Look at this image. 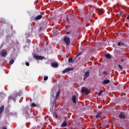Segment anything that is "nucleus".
<instances>
[{"mask_svg": "<svg viewBox=\"0 0 129 129\" xmlns=\"http://www.w3.org/2000/svg\"><path fill=\"white\" fill-rule=\"evenodd\" d=\"M96 11H97V13H98V15H99V16H100V15H102V14H103V11H102V10H101V9H97Z\"/></svg>", "mask_w": 129, "mask_h": 129, "instance_id": "nucleus-8", "label": "nucleus"}, {"mask_svg": "<svg viewBox=\"0 0 129 129\" xmlns=\"http://www.w3.org/2000/svg\"><path fill=\"white\" fill-rule=\"evenodd\" d=\"M87 78H86V77L84 76V81H85V79H86Z\"/></svg>", "mask_w": 129, "mask_h": 129, "instance_id": "nucleus-33", "label": "nucleus"}, {"mask_svg": "<svg viewBox=\"0 0 129 129\" xmlns=\"http://www.w3.org/2000/svg\"><path fill=\"white\" fill-rule=\"evenodd\" d=\"M102 92H103L102 90L100 91L99 92L98 95L99 96H100V95H101V94L102 93Z\"/></svg>", "mask_w": 129, "mask_h": 129, "instance_id": "nucleus-25", "label": "nucleus"}, {"mask_svg": "<svg viewBox=\"0 0 129 129\" xmlns=\"http://www.w3.org/2000/svg\"><path fill=\"white\" fill-rule=\"evenodd\" d=\"M42 18H43V16L41 15H39L38 16H37L36 17H35L34 20H41V19H42Z\"/></svg>", "mask_w": 129, "mask_h": 129, "instance_id": "nucleus-13", "label": "nucleus"}, {"mask_svg": "<svg viewBox=\"0 0 129 129\" xmlns=\"http://www.w3.org/2000/svg\"><path fill=\"white\" fill-rule=\"evenodd\" d=\"M14 62H15V60H14V59H11L9 63L10 65H12V64H14Z\"/></svg>", "mask_w": 129, "mask_h": 129, "instance_id": "nucleus-20", "label": "nucleus"}, {"mask_svg": "<svg viewBox=\"0 0 129 129\" xmlns=\"http://www.w3.org/2000/svg\"><path fill=\"white\" fill-rule=\"evenodd\" d=\"M73 18H74V16H73V15L71 14L68 15L66 18L67 23L68 24H70V21H73Z\"/></svg>", "mask_w": 129, "mask_h": 129, "instance_id": "nucleus-1", "label": "nucleus"}, {"mask_svg": "<svg viewBox=\"0 0 129 129\" xmlns=\"http://www.w3.org/2000/svg\"><path fill=\"white\" fill-rule=\"evenodd\" d=\"M61 126L62 127L67 126V123L66 122V121H63V123L61 124Z\"/></svg>", "mask_w": 129, "mask_h": 129, "instance_id": "nucleus-16", "label": "nucleus"}, {"mask_svg": "<svg viewBox=\"0 0 129 129\" xmlns=\"http://www.w3.org/2000/svg\"><path fill=\"white\" fill-rule=\"evenodd\" d=\"M72 101L74 103H76V96H73Z\"/></svg>", "mask_w": 129, "mask_h": 129, "instance_id": "nucleus-14", "label": "nucleus"}, {"mask_svg": "<svg viewBox=\"0 0 129 129\" xmlns=\"http://www.w3.org/2000/svg\"><path fill=\"white\" fill-rule=\"evenodd\" d=\"M69 129H74V128L72 127H70Z\"/></svg>", "mask_w": 129, "mask_h": 129, "instance_id": "nucleus-36", "label": "nucleus"}, {"mask_svg": "<svg viewBox=\"0 0 129 129\" xmlns=\"http://www.w3.org/2000/svg\"><path fill=\"white\" fill-rule=\"evenodd\" d=\"M103 74H105V75H107V74H108V73H107V72H103Z\"/></svg>", "mask_w": 129, "mask_h": 129, "instance_id": "nucleus-28", "label": "nucleus"}, {"mask_svg": "<svg viewBox=\"0 0 129 129\" xmlns=\"http://www.w3.org/2000/svg\"><path fill=\"white\" fill-rule=\"evenodd\" d=\"M117 45L118 46H123V45H124V44H123V43H122V42H118L117 43Z\"/></svg>", "mask_w": 129, "mask_h": 129, "instance_id": "nucleus-19", "label": "nucleus"}, {"mask_svg": "<svg viewBox=\"0 0 129 129\" xmlns=\"http://www.w3.org/2000/svg\"><path fill=\"white\" fill-rule=\"evenodd\" d=\"M4 110H5V106H2L0 108V114H2L4 112Z\"/></svg>", "mask_w": 129, "mask_h": 129, "instance_id": "nucleus-12", "label": "nucleus"}, {"mask_svg": "<svg viewBox=\"0 0 129 129\" xmlns=\"http://www.w3.org/2000/svg\"><path fill=\"white\" fill-rule=\"evenodd\" d=\"M43 80L44 81H46L48 80V76H44Z\"/></svg>", "mask_w": 129, "mask_h": 129, "instance_id": "nucleus-23", "label": "nucleus"}, {"mask_svg": "<svg viewBox=\"0 0 129 129\" xmlns=\"http://www.w3.org/2000/svg\"><path fill=\"white\" fill-rule=\"evenodd\" d=\"M101 115H102V114L100 112L98 113L96 115V118H97V119H99V118L101 117Z\"/></svg>", "mask_w": 129, "mask_h": 129, "instance_id": "nucleus-10", "label": "nucleus"}, {"mask_svg": "<svg viewBox=\"0 0 129 129\" xmlns=\"http://www.w3.org/2000/svg\"><path fill=\"white\" fill-rule=\"evenodd\" d=\"M51 66L52 67H53V68H57V67L58 66V64L57 62H52L51 63Z\"/></svg>", "mask_w": 129, "mask_h": 129, "instance_id": "nucleus-9", "label": "nucleus"}, {"mask_svg": "<svg viewBox=\"0 0 129 129\" xmlns=\"http://www.w3.org/2000/svg\"><path fill=\"white\" fill-rule=\"evenodd\" d=\"M105 57H107V59H111V56L109 54H107L105 55Z\"/></svg>", "mask_w": 129, "mask_h": 129, "instance_id": "nucleus-17", "label": "nucleus"}, {"mask_svg": "<svg viewBox=\"0 0 129 129\" xmlns=\"http://www.w3.org/2000/svg\"><path fill=\"white\" fill-rule=\"evenodd\" d=\"M109 82H110V80L108 79H106L102 82V85H104L105 84H108Z\"/></svg>", "mask_w": 129, "mask_h": 129, "instance_id": "nucleus-7", "label": "nucleus"}, {"mask_svg": "<svg viewBox=\"0 0 129 129\" xmlns=\"http://www.w3.org/2000/svg\"><path fill=\"white\" fill-rule=\"evenodd\" d=\"M118 67H119V68H120L121 69V70L122 69V67H121V66L120 64H118Z\"/></svg>", "mask_w": 129, "mask_h": 129, "instance_id": "nucleus-29", "label": "nucleus"}, {"mask_svg": "<svg viewBox=\"0 0 129 129\" xmlns=\"http://www.w3.org/2000/svg\"><path fill=\"white\" fill-rule=\"evenodd\" d=\"M82 52H81L80 53H79L78 54H77L76 58H77V57H79V56H80V55H81Z\"/></svg>", "mask_w": 129, "mask_h": 129, "instance_id": "nucleus-24", "label": "nucleus"}, {"mask_svg": "<svg viewBox=\"0 0 129 129\" xmlns=\"http://www.w3.org/2000/svg\"><path fill=\"white\" fill-rule=\"evenodd\" d=\"M63 41L66 43L67 46H69V45H70V38H69V37H64Z\"/></svg>", "mask_w": 129, "mask_h": 129, "instance_id": "nucleus-2", "label": "nucleus"}, {"mask_svg": "<svg viewBox=\"0 0 129 129\" xmlns=\"http://www.w3.org/2000/svg\"><path fill=\"white\" fill-rule=\"evenodd\" d=\"M26 66H30V63L28 62H26L25 63Z\"/></svg>", "mask_w": 129, "mask_h": 129, "instance_id": "nucleus-26", "label": "nucleus"}, {"mask_svg": "<svg viewBox=\"0 0 129 129\" xmlns=\"http://www.w3.org/2000/svg\"><path fill=\"white\" fill-rule=\"evenodd\" d=\"M121 61H122V62H123V59H121Z\"/></svg>", "mask_w": 129, "mask_h": 129, "instance_id": "nucleus-37", "label": "nucleus"}, {"mask_svg": "<svg viewBox=\"0 0 129 129\" xmlns=\"http://www.w3.org/2000/svg\"><path fill=\"white\" fill-rule=\"evenodd\" d=\"M89 93H90V91H89L86 93V95H88V94H89Z\"/></svg>", "mask_w": 129, "mask_h": 129, "instance_id": "nucleus-31", "label": "nucleus"}, {"mask_svg": "<svg viewBox=\"0 0 129 129\" xmlns=\"http://www.w3.org/2000/svg\"><path fill=\"white\" fill-rule=\"evenodd\" d=\"M119 118L125 119V118H126V116H125V113L123 112H121L119 114Z\"/></svg>", "mask_w": 129, "mask_h": 129, "instance_id": "nucleus-3", "label": "nucleus"}, {"mask_svg": "<svg viewBox=\"0 0 129 129\" xmlns=\"http://www.w3.org/2000/svg\"><path fill=\"white\" fill-rule=\"evenodd\" d=\"M73 69V68H67L62 71V73L65 74V73H67V72H69V71H72Z\"/></svg>", "mask_w": 129, "mask_h": 129, "instance_id": "nucleus-5", "label": "nucleus"}, {"mask_svg": "<svg viewBox=\"0 0 129 129\" xmlns=\"http://www.w3.org/2000/svg\"><path fill=\"white\" fill-rule=\"evenodd\" d=\"M25 114L26 118H29V117H31V116H30V114H29V113H28V112H25Z\"/></svg>", "mask_w": 129, "mask_h": 129, "instance_id": "nucleus-15", "label": "nucleus"}, {"mask_svg": "<svg viewBox=\"0 0 129 129\" xmlns=\"http://www.w3.org/2000/svg\"><path fill=\"white\" fill-rule=\"evenodd\" d=\"M55 117H58V115L55 114Z\"/></svg>", "mask_w": 129, "mask_h": 129, "instance_id": "nucleus-34", "label": "nucleus"}, {"mask_svg": "<svg viewBox=\"0 0 129 129\" xmlns=\"http://www.w3.org/2000/svg\"><path fill=\"white\" fill-rule=\"evenodd\" d=\"M68 61H69V63H71V62H72V61H73V58L70 57L68 59Z\"/></svg>", "mask_w": 129, "mask_h": 129, "instance_id": "nucleus-21", "label": "nucleus"}, {"mask_svg": "<svg viewBox=\"0 0 129 129\" xmlns=\"http://www.w3.org/2000/svg\"><path fill=\"white\" fill-rule=\"evenodd\" d=\"M85 77H86L87 78V77H88L89 76V72H86L85 73V75H84Z\"/></svg>", "mask_w": 129, "mask_h": 129, "instance_id": "nucleus-18", "label": "nucleus"}, {"mask_svg": "<svg viewBox=\"0 0 129 129\" xmlns=\"http://www.w3.org/2000/svg\"><path fill=\"white\" fill-rule=\"evenodd\" d=\"M12 98H13V95L10 96L9 97V99H12Z\"/></svg>", "mask_w": 129, "mask_h": 129, "instance_id": "nucleus-30", "label": "nucleus"}, {"mask_svg": "<svg viewBox=\"0 0 129 129\" xmlns=\"http://www.w3.org/2000/svg\"><path fill=\"white\" fill-rule=\"evenodd\" d=\"M34 58H35V59H36V60H43V59H44L45 57L41 55H34Z\"/></svg>", "mask_w": 129, "mask_h": 129, "instance_id": "nucleus-4", "label": "nucleus"}, {"mask_svg": "<svg viewBox=\"0 0 129 129\" xmlns=\"http://www.w3.org/2000/svg\"><path fill=\"white\" fill-rule=\"evenodd\" d=\"M2 129H8V128L5 126H3Z\"/></svg>", "mask_w": 129, "mask_h": 129, "instance_id": "nucleus-32", "label": "nucleus"}, {"mask_svg": "<svg viewBox=\"0 0 129 129\" xmlns=\"http://www.w3.org/2000/svg\"><path fill=\"white\" fill-rule=\"evenodd\" d=\"M127 20H129V16L127 17Z\"/></svg>", "mask_w": 129, "mask_h": 129, "instance_id": "nucleus-35", "label": "nucleus"}, {"mask_svg": "<svg viewBox=\"0 0 129 129\" xmlns=\"http://www.w3.org/2000/svg\"><path fill=\"white\" fill-rule=\"evenodd\" d=\"M31 106H32V107H36V106H37V105H36V104H35L34 103H32L31 104Z\"/></svg>", "mask_w": 129, "mask_h": 129, "instance_id": "nucleus-22", "label": "nucleus"}, {"mask_svg": "<svg viewBox=\"0 0 129 129\" xmlns=\"http://www.w3.org/2000/svg\"><path fill=\"white\" fill-rule=\"evenodd\" d=\"M86 91H87V88H85V87H83L82 88L81 93H84L85 92H86Z\"/></svg>", "mask_w": 129, "mask_h": 129, "instance_id": "nucleus-11", "label": "nucleus"}, {"mask_svg": "<svg viewBox=\"0 0 129 129\" xmlns=\"http://www.w3.org/2000/svg\"><path fill=\"white\" fill-rule=\"evenodd\" d=\"M7 54H8V53L6 50H3L0 52V54L3 57H6L7 56Z\"/></svg>", "mask_w": 129, "mask_h": 129, "instance_id": "nucleus-6", "label": "nucleus"}, {"mask_svg": "<svg viewBox=\"0 0 129 129\" xmlns=\"http://www.w3.org/2000/svg\"><path fill=\"white\" fill-rule=\"evenodd\" d=\"M59 95H60V91H59L58 93H57L56 97H58V96H59Z\"/></svg>", "mask_w": 129, "mask_h": 129, "instance_id": "nucleus-27", "label": "nucleus"}]
</instances>
